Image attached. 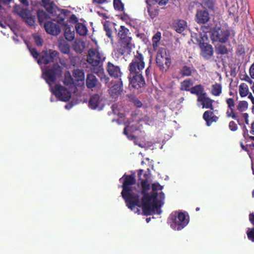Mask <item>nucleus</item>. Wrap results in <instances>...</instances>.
Here are the masks:
<instances>
[{
  "instance_id": "nucleus-1",
  "label": "nucleus",
  "mask_w": 254,
  "mask_h": 254,
  "mask_svg": "<svg viewBox=\"0 0 254 254\" xmlns=\"http://www.w3.org/2000/svg\"><path fill=\"white\" fill-rule=\"evenodd\" d=\"M143 172V170L140 169L138 172V184L141 186V190H136V193L142 195L141 200L139 199V204L134 205V211L135 212H138L140 210L138 207H141L144 215L148 216L152 215L156 211L159 214L161 211V205L159 204V201L157 199L158 193L157 192H151L150 193L148 191L150 189V185L148 183L147 178L142 179L141 175Z\"/></svg>"
},
{
  "instance_id": "nucleus-2",
  "label": "nucleus",
  "mask_w": 254,
  "mask_h": 254,
  "mask_svg": "<svg viewBox=\"0 0 254 254\" xmlns=\"http://www.w3.org/2000/svg\"><path fill=\"white\" fill-rule=\"evenodd\" d=\"M119 181L123 183L122 196L127 207L133 210L134 205H137L139 202V196L138 193H136V189L131 187L132 185L136 184L135 175L134 173L131 175L125 174L120 179Z\"/></svg>"
},
{
  "instance_id": "nucleus-3",
  "label": "nucleus",
  "mask_w": 254,
  "mask_h": 254,
  "mask_svg": "<svg viewBox=\"0 0 254 254\" xmlns=\"http://www.w3.org/2000/svg\"><path fill=\"white\" fill-rule=\"evenodd\" d=\"M41 6H43L47 12L53 17V20L59 23L63 22L70 11L67 9L58 8L52 0H41Z\"/></svg>"
},
{
  "instance_id": "nucleus-4",
  "label": "nucleus",
  "mask_w": 254,
  "mask_h": 254,
  "mask_svg": "<svg viewBox=\"0 0 254 254\" xmlns=\"http://www.w3.org/2000/svg\"><path fill=\"white\" fill-rule=\"evenodd\" d=\"M189 222V215L181 211L173 212L168 218V223L171 227L175 230L179 231L183 229Z\"/></svg>"
},
{
  "instance_id": "nucleus-5",
  "label": "nucleus",
  "mask_w": 254,
  "mask_h": 254,
  "mask_svg": "<svg viewBox=\"0 0 254 254\" xmlns=\"http://www.w3.org/2000/svg\"><path fill=\"white\" fill-rule=\"evenodd\" d=\"M62 74V68L58 64H54L52 67L47 69L43 72L44 78L51 89L53 88L52 84L55 83L57 78L61 77Z\"/></svg>"
},
{
  "instance_id": "nucleus-6",
  "label": "nucleus",
  "mask_w": 254,
  "mask_h": 254,
  "mask_svg": "<svg viewBox=\"0 0 254 254\" xmlns=\"http://www.w3.org/2000/svg\"><path fill=\"white\" fill-rule=\"evenodd\" d=\"M145 63L142 54L138 51L134 55L131 63L128 66L129 73H142V71L144 68Z\"/></svg>"
},
{
  "instance_id": "nucleus-7",
  "label": "nucleus",
  "mask_w": 254,
  "mask_h": 254,
  "mask_svg": "<svg viewBox=\"0 0 254 254\" xmlns=\"http://www.w3.org/2000/svg\"><path fill=\"white\" fill-rule=\"evenodd\" d=\"M230 31L225 28L215 27L213 28L210 38L213 42L225 43L229 39Z\"/></svg>"
},
{
  "instance_id": "nucleus-8",
  "label": "nucleus",
  "mask_w": 254,
  "mask_h": 254,
  "mask_svg": "<svg viewBox=\"0 0 254 254\" xmlns=\"http://www.w3.org/2000/svg\"><path fill=\"white\" fill-rule=\"evenodd\" d=\"M156 61L160 70L162 71H166L171 64V57L164 49L160 50L157 53Z\"/></svg>"
},
{
  "instance_id": "nucleus-9",
  "label": "nucleus",
  "mask_w": 254,
  "mask_h": 254,
  "mask_svg": "<svg viewBox=\"0 0 254 254\" xmlns=\"http://www.w3.org/2000/svg\"><path fill=\"white\" fill-rule=\"evenodd\" d=\"M52 93L60 100L67 102L71 97L70 92L64 87L60 84H56L54 89H51Z\"/></svg>"
},
{
  "instance_id": "nucleus-10",
  "label": "nucleus",
  "mask_w": 254,
  "mask_h": 254,
  "mask_svg": "<svg viewBox=\"0 0 254 254\" xmlns=\"http://www.w3.org/2000/svg\"><path fill=\"white\" fill-rule=\"evenodd\" d=\"M102 61V57L99 52L95 49H90L88 51L87 62L92 66H97Z\"/></svg>"
},
{
  "instance_id": "nucleus-11",
  "label": "nucleus",
  "mask_w": 254,
  "mask_h": 254,
  "mask_svg": "<svg viewBox=\"0 0 254 254\" xmlns=\"http://www.w3.org/2000/svg\"><path fill=\"white\" fill-rule=\"evenodd\" d=\"M132 48V43L118 41L114 49V52L117 57H120L125 54L129 55L131 52Z\"/></svg>"
},
{
  "instance_id": "nucleus-12",
  "label": "nucleus",
  "mask_w": 254,
  "mask_h": 254,
  "mask_svg": "<svg viewBox=\"0 0 254 254\" xmlns=\"http://www.w3.org/2000/svg\"><path fill=\"white\" fill-rule=\"evenodd\" d=\"M128 78L129 79L130 85L133 88L138 89L145 85L142 73H135L132 74L129 73Z\"/></svg>"
},
{
  "instance_id": "nucleus-13",
  "label": "nucleus",
  "mask_w": 254,
  "mask_h": 254,
  "mask_svg": "<svg viewBox=\"0 0 254 254\" xmlns=\"http://www.w3.org/2000/svg\"><path fill=\"white\" fill-rule=\"evenodd\" d=\"M117 37L119 39L118 41L131 43V33L129 32V29L125 26L121 25L120 26L117 34Z\"/></svg>"
},
{
  "instance_id": "nucleus-14",
  "label": "nucleus",
  "mask_w": 254,
  "mask_h": 254,
  "mask_svg": "<svg viewBox=\"0 0 254 254\" xmlns=\"http://www.w3.org/2000/svg\"><path fill=\"white\" fill-rule=\"evenodd\" d=\"M200 55L206 60L210 59L213 55V49L210 44L204 42H200Z\"/></svg>"
},
{
  "instance_id": "nucleus-15",
  "label": "nucleus",
  "mask_w": 254,
  "mask_h": 254,
  "mask_svg": "<svg viewBox=\"0 0 254 254\" xmlns=\"http://www.w3.org/2000/svg\"><path fill=\"white\" fill-rule=\"evenodd\" d=\"M44 26L45 30L48 34L57 36L61 33V30L60 26L52 21L46 22Z\"/></svg>"
},
{
  "instance_id": "nucleus-16",
  "label": "nucleus",
  "mask_w": 254,
  "mask_h": 254,
  "mask_svg": "<svg viewBox=\"0 0 254 254\" xmlns=\"http://www.w3.org/2000/svg\"><path fill=\"white\" fill-rule=\"evenodd\" d=\"M107 70L109 74L115 78L121 77L122 75L120 66L116 65L111 62L107 64Z\"/></svg>"
},
{
  "instance_id": "nucleus-17",
  "label": "nucleus",
  "mask_w": 254,
  "mask_h": 254,
  "mask_svg": "<svg viewBox=\"0 0 254 254\" xmlns=\"http://www.w3.org/2000/svg\"><path fill=\"white\" fill-rule=\"evenodd\" d=\"M123 90V82L120 79L110 88L109 94L113 98H116L121 95Z\"/></svg>"
},
{
  "instance_id": "nucleus-18",
  "label": "nucleus",
  "mask_w": 254,
  "mask_h": 254,
  "mask_svg": "<svg viewBox=\"0 0 254 254\" xmlns=\"http://www.w3.org/2000/svg\"><path fill=\"white\" fill-rule=\"evenodd\" d=\"M210 19L209 13L205 10H197L195 15V21L198 24H205Z\"/></svg>"
},
{
  "instance_id": "nucleus-19",
  "label": "nucleus",
  "mask_w": 254,
  "mask_h": 254,
  "mask_svg": "<svg viewBox=\"0 0 254 254\" xmlns=\"http://www.w3.org/2000/svg\"><path fill=\"white\" fill-rule=\"evenodd\" d=\"M227 104L228 105V108L230 109V110H227L226 112V116L227 118H232L233 119L236 120L238 122H239V119L238 118V116L234 112V107H235V102L234 100L232 98H228L226 101Z\"/></svg>"
},
{
  "instance_id": "nucleus-20",
  "label": "nucleus",
  "mask_w": 254,
  "mask_h": 254,
  "mask_svg": "<svg viewBox=\"0 0 254 254\" xmlns=\"http://www.w3.org/2000/svg\"><path fill=\"white\" fill-rule=\"evenodd\" d=\"M203 119L206 122V125L210 126L213 122L218 121V117L214 115L212 111H206L203 113Z\"/></svg>"
},
{
  "instance_id": "nucleus-21",
  "label": "nucleus",
  "mask_w": 254,
  "mask_h": 254,
  "mask_svg": "<svg viewBox=\"0 0 254 254\" xmlns=\"http://www.w3.org/2000/svg\"><path fill=\"white\" fill-rule=\"evenodd\" d=\"M197 100L198 102L201 103L203 108L213 110L212 104L214 101L207 97V95L199 97Z\"/></svg>"
},
{
  "instance_id": "nucleus-22",
  "label": "nucleus",
  "mask_w": 254,
  "mask_h": 254,
  "mask_svg": "<svg viewBox=\"0 0 254 254\" xmlns=\"http://www.w3.org/2000/svg\"><path fill=\"white\" fill-rule=\"evenodd\" d=\"M100 102V96L98 94H94L91 96L88 106L92 109H96L99 106Z\"/></svg>"
},
{
  "instance_id": "nucleus-23",
  "label": "nucleus",
  "mask_w": 254,
  "mask_h": 254,
  "mask_svg": "<svg viewBox=\"0 0 254 254\" xmlns=\"http://www.w3.org/2000/svg\"><path fill=\"white\" fill-rule=\"evenodd\" d=\"M204 90L203 86L201 84H198L192 87L190 92L192 94L196 95L198 98L199 97L207 95V93L204 92Z\"/></svg>"
},
{
  "instance_id": "nucleus-24",
  "label": "nucleus",
  "mask_w": 254,
  "mask_h": 254,
  "mask_svg": "<svg viewBox=\"0 0 254 254\" xmlns=\"http://www.w3.org/2000/svg\"><path fill=\"white\" fill-rule=\"evenodd\" d=\"M98 82L96 77L92 73L87 74L86 79V84L88 88L91 89L95 87Z\"/></svg>"
},
{
  "instance_id": "nucleus-25",
  "label": "nucleus",
  "mask_w": 254,
  "mask_h": 254,
  "mask_svg": "<svg viewBox=\"0 0 254 254\" xmlns=\"http://www.w3.org/2000/svg\"><path fill=\"white\" fill-rule=\"evenodd\" d=\"M26 15H23L21 18L29 26H34L36 22L35 15H32L31 11L28 10L26 13Z\"/></svg>"
},
{
  "instance_id": "nucleus-26",
  "label": "nucleus",
  "mask_w": 254,
  "mask_h": 254,
  "mask_svg": "<svg viewBox=\"0 0 254 254\" xmlns=\"http://www.w3.org/2000/svg\"><path fill=\"white\" fill-rule=\"evenodd\" d=\"M226 6L228 8V12L230 15L234 16L237 13L239 6L236 0H232L230 3H226Z\"/></svg>"
},
{
  "instance_id": "nucleus-27",
  "label": "nucleus",
  "mask_w": 254,
  "mask_h": 254,
  "mask_svg": "<svg viewBox=\"0 0 254 254\" xmlns=\"http://www.w3.org/2000/svg\"><path fill=\"white\" fill-rule=\"evenodd\" d=\"M187 27V22L184 20H179L174 23L175 30L179 33L183 32Z\"/></svg>"
},
{
  "instance_id": "nucleus-28",
  "label": "nucleus",
  "mask_w": 254,
  "mask_h": 254,
  "mask_svg": "<svg viewBox=\"0 0 254 254\" xmlns=\"http://www.w3.org/2000/svg\"><path fill=\"white\" fill-rule=\"evenodd\" d=\"M193 82L190 79H187L181 82L180 90L190 91L191 86L193 85Z\"/></svg>"
},
{
  "instance_id": "nucleus-29",
  "label": "nucleus",
  "mask_w": 254,
  "mask_h": 254,
  "mask_svg": "<svg viewBox=\"0 0 254 254\" xmlns=\"http://www.w3.org/2000/svg\"><path fill=\"white\" fill-rule=\"evenodd\" d=\"M38 22L41 26H42L44 21L48 19L50 17L48 14L43 9H38L37 11Z\"/></svg>"
},
{
  "instance_id": "nucleus-30",
  "label": "nucleus",
  "mask_w": 254,
  "mask_h": 254,
  "mask_svg": "<svg viewBox=\"0 0 254 254\" xmlns=\"http://www.w3.org/2000/svg\"><path fill=\"white\" fill-rule=\"evenodd\" d=\"M75 28L77 34L82 36H86L87 34V28L86 25L77 23L75 25Z\"/></svg>"
},
{
  "instance_id": "nucleus-31",
  "label": "nucleus",
  "mask_w": 254,
  "mask_h": 254,
  "mask_svg": "<svg viewBox=\"0 0 254 254\" xmlns=\"http://www.w3.org/2000/svg\"><path fill=\"white\" fill-rule=\"evenodd\" d=\"M65 38L68 41H72L74 38L75 33L74 30H71L69 25L66 24L64 30Z\"/></svg>"
},
{
  "instance_id": "nucleus-32",
  "label": "nucleus",
  "mask_w": 254,
  "mask_h": 254,
  "mask_svg": "<svg viewBox=\"0 0 254 254\" xmlns=\"http://www.w3.org/2000/svg\"><path fill=\"white\" fill-rule=\"evenodd\" d=\"M37 62L39 64H48L49 63L52 62V61L50 58L49 53L47 51H44L42 57L38 60Z\"/></svg>"
},
{
  "instance_id": "nucleus-33",
  "label": "nucleus",
  "mask_w": 254,
  "mask_h": 254,
  "mask_svg": "<svg viewBox=\"0 0 254 254\" xmlns=\"http://www.w3.org/2000/svg\"><path fill=\"white\" fill-rule=\"evenodd\" d=\"M222 87L220 83H215L212 85L211 94L215 96H219L222 93Z\"/></svg>"
},
{
  "instance_id": "nucleus-34",
  "label": "nucleus",
  "mask_w": 254,
  "mask_h": 254,
  "mask_svg": "<svg viewBox=\"0 0 254 254\" xmlns=\"http://www.w3.org/2000/svg\"><path fill=\"white\" fill-rule=\"evenodd\" d=\"M73 76L77 81L84 80V72L82 69H74L73 71Z\"/></svg>"
},
{
  "instance_id": "nucleus-35",
  "label": "nucleus",
  "mask_w": 254,
  "mask_h": 254,
  "mask_svg": "<svg viewBox=\"0 0 254 254\" xmlns=\"http://www.w3.org/2000/svg\"><path fill=\"white\" fill-rule=\"evenodd\" d=\"M59 48L61 52L64 54H68L70 50L69 45L65 41H63L59 43Z\"/></svg>"
},
{
  "instance_id": "nucleus-36",
  "label": "nucleus",
  "mask_w": 254,
  "mask_h": 254,
  "mask_svg": "<svg viewBox=\"0 0 254 254\" xmlns=\"http://www.w3.org/2000/svg\"><path fill=\"white\" fill-rule=\"evenodd\" d=\"M239 91L240 95L242 97H246L249 93L248 86L245 83H242L239 85Z\"/></svg>"
},
{
  "instance_id": "nucleus-37",
  "label": "nucleus",
  "mask_w": 254,
  "mask_h": 254,
  "mask_svg": "<svg viewBox=\"0 0 254 254\" xmlns=\"http://www.w3.org/2000/svg\"><path fill=\"white\" fill-rule=\"evenodd\" d=\"M215 52L217 55H226L228 54V50L226 46L222 44H217L215 46Z\"/></svg>"
},
{
  "instance_id": "nucleus-38",
  "label": "nucleus",
  "mask_w": 254,
  "mask_h": 254,
  "mask_svg": "<svg viewBox=\"0 0 254 254\" xmlns=\"http://www.w3.org/2000/svg\"><path fill=\"white\" fill-rule=\"evenodd\" d=\"M201 5L204 8L208 9L210 10H213L215 1L214 0H202Z\"/></svg>"
},
{
  "instance_id": "nucleus-39",
  "label": "nucleus",
  "mask_w": 254,
  "mask_h": 254,
  "mask_svg": "<svg viewBox=\"0 0 254 254\" xmlns=\"http://www.w3.org/2000/svg\"><path fill=\"white\" fill-rule=\"evenodd\" d=\"M180 74L183 77L191 76L192 74L191 67L187 65H184L180 71Z\"/></svg>"
},
{
  "instance_id": "nucleus-40",
  "label": "nucleus",
  "mask_w": 254,
  "mask_h": 254,
  "mask_svg": "<svg viewBox=\"0 0 254 254\" xmlns=\"http://www.w3.org/2000/svg\"><path fill=\"white\" fill-rule=\"evenodd\" d=\"M104 29L106 31V36L110 38L111 40V42L113 43L114 42V37L112 35V31L110 27V23L108 22H106L104 24Z\"/></svg>"
},
{
  "instance_id": "nucleus-41",
  "label": "nucleus",
  "mask_w": 254,
  "mask_h": 254,
  "mask_svg": "<svg viewBox=\"0 0 254 254\" xmlns=\"http://www.w3.org/2000/svg\"><path fill=\"white\" fill-rule=\"evenodd\" d=\"M13 10L21 17L26 15L25 13L29 10L27 8H23L20 5L15 4L13 7Z\"/></svg>"
},
{
  "instance_id": "nucleus-42",
  "label": "nucleus",
  "mask_w": 254,
  "mask_h": 254,
  "mask_svg": "<svg viewBox=\"0 0 254 254\" xmlns=\"http://www.w3.org/2000/svg\"><path fill=\"white\" fill-rule=\"evenodd\" d=\"M161 37V34L160 32H157L152 37V46L154 48L158 47V43L160 41Z\"/></svg>"
},
{
  "instance_id": "nucleus-43",
  "label": "nucleus",
  "mask_w": 254,
  "mask_h": 254,
  "mask_svg": "<svg viewBox=\"0 0 254 254\" xmlns=\"http://www.w3.org/2000/svg\"><path fill=\"white\" fill-rule=\"evenodd\" d=\"M248 107V104L247 101H241L239 103L237 106V110L240 112H243L247 110Z\"/></svg>"
},
{
  "instance_id": "nucleus-44",
  "label": "nucleus",
  "mask_w": 254,
  "mask_h": 254,
  "mask_svg": "<svg viewBox=\"0 0 254 254\" xmlns=\"http://www.w3.org/2000/svg\"><path fill=\"white\" fill-rule=\"evenodd\" d=\"M113 4L115 9L120 11H122L124 10V4L121 0H114Z\"/></svg>"
},
{
  "instance_id": "nucleus-45",
  "label": "nucleus",
  "mask_w": 254,
  "mask_h": 254,
  "mask_svg": "<svg viewBox=\"0 0 254 254\" xmlns=\"http://www.w3.org/2000/svg\"><path fill=\"white\" fill-rule=\"evenodd\" d=\"M147 11L152 19L155 18L158 14V10L151 7H147Z\"/></svg>"
},
{
  "instance_id": "nucleus-46",
  "label": "nucleus",
  "mask_w": 254,
  "mask_h": 254,
  "mask_svg": "<svg viewBox=\"0 0 254 254\" xmlns=\"http://www.w3.org/2000/svg\"><path fill=\"white\" fill-rule=\"evenodd\" d=\"M247 235L249 240L253 242H254V227L252 228H248L247 232Z\"/></svg>"
},
{
  "instance_id": "nucleus-47",
  "label": "nucleus",
  "mask_w": 254,
  "mask_h": 254,
  "mask_svg": "<svg viewBox=\"0 0 254 254\" xmlns=\"http://www.w3.org/2000/svg\"><path fill=\"white\" fill-rule=\"evenodd\" d=\"M236 53L238 56H244L245 54V48L242 45L237 46Z\"/></svg>"
},
{
  "instance_id": "nucleus-48",
  "label": "nucleus",
  "mask_w": 254,
  "mask_h": 254,
  "mask_svg": "<svg viewBox=\"0 0 254 254\" xmlns=\"http://www.w3.org/2000/svg\"><path fill=\"white\" fill-rule=\"evenodd\" d=\"M33 38L37 46H42L43 45V40L40 36L34 35Z\"/></svg>"
},
{
  "instance_id": "nucleus-49",
  "label": "nucleus",
  "mask_w": 254,
  "mask_h": 254,
  "mask_svg": "<svg viewBox=\"0 0 254 254\" xmlns=\"http://www.w3.org/2000/svg\"><path fill=\"white\" fill-rule=\"evenodd\" d=\"M152 192H156L158 190H162L163 186H161L158 183H155L152 184Z\"/></svg>"
},
{
  "instance_id": "nucleus-50",
  "label": "nucleus",
  "mask_w": 254,
  "mask_h": 254,
  "mask_svg": "<svg viewBox=\"0 0 254 254\" xmlns=\"http://www.w3.org/2000/svg\"><path fill=\"white\" fill-rule=\"evenodd\" d=\"M64 83L66 85H70L73 83V79L70 75H69L68 76H65Z\"/></svg>"
},
{
  "instance_id": "nucleus-51",
  "label": "nucleus",
  "mask_w": 254,
  "mask_h": 254,
  "mask_svg": "<svg viewBox=\"0 0 254 254\" xmlns=\"http://www.w3.org/2000/svg\"><path fill=\"white\" fill-rule=\"evenodd\" d=\"M130 127H129V126H126L124 129L123 133L124 134L126 135L128 138H129L130 139H133L135 138V136L134 135H131V134L129 135L127 132V130H129Z\"/></svg>"
},
{
  "instance_id": "nucleus-52",
  "label": "nucleus",
  "mask_w": 254,
  "mask_h": 254,
  "mask_svg": "<svg viewBox=\"0 0 254 254\" xmlns=\"http://www.w3.org/2000/svg\"><path fill=\"white\" fill-rule=\"evenodd\" d=\"M29 50L33 57L35 59H38L40 56L39 53L35 48H29Z\"/></svg>"
},
{
  "instance_id": "nucleus-53",
  "label": "nucleus",
  "mask_w": 254,
  "mask_h": 254,
  "mask_svg": "<svg viewBox=\"0 0 254 254\" xmlns=\"http://www.w3.org/2000/svg\"><path fill=\"white\" fill-rule=\"evenodd\" d=\"M73 50L77 52L81 53L83 51V49L81 48L80 44L79 42H75L73 45Z\"/></svg>"
},
{
  "instance_id": "nucleus-54",
  "label": "nucleus",
  "mask_w": 254,
  "mask_h": 254,
  "mask_svg": "<svg viewBox=\"0 0 254 254\" xmlns=\"http://www.w3.org/2000/svg\"><path fill=\"white\" fill-rule=\"evenodd\" d=\"M78 19L75 14H72L69 18L68 19V22L72 24H76L79 23Z\"/></svg>"
},
{
  "instance_id": "nucleus-55",
  "label": "nucleus",
  "mask_w": 254,
  "mask_h": 254,
  "mask_svg": "<svg viewBox=\"0 0 254 254\" xmlns=\"http://www.w3.org/2000/svg\"><path fill=\"white\" fill-rule=\"evenodd\" d=\"M229 127L231 131H235L238 129L237 125L234 121H231L229 124Z\"/></svg>"
},
{
  "instance_id": "nucleus-56",
  "label": "nucleus",
  "mask_w": 254,
  "mask_h": 254,
  "mask_svg": "<svg viewBox=\"0 0 254 254\" xmlns=\"http://www.w3.org/2000/svg\"><path fill=\"white\" fill-rule=\"evenodd\" d=\"M50 55V58L51 60H52V62L54 61L55 58L59 55V52L56 51H50V53L49 54Z\"/></svg>"
},
{
  "instance_id": "nucleus-57",
  "label": "nucleus",
  "mask_w": 254,
  "mask_h": 254,
  "mask_svg": "<svg viewBox=\"0 0 254 254\" xmlns=\"http://www.w3.org/2000/svg\"><path fill=\"white\" fill-rule=\"evenodd\" d=\"M250 132L251 134L253 135L249 136V138L251 140H253L254 141V122H253L251 124V130Z\"/></svg>"
},
{
  "instance_id": "nucleus-58",
  "label": "nucleus",
  "mask_w": 254,
  "mask_h": 254,
  "mask_svg": "<svg viewBox=\"0 0 254 254\" xmlns=\"http://www.w3.org/2000/svg\"><path fill=\"white\" fill-rule=\"evenodd\" d=\"M100 78L101 81L104 82L105 84L108 83L110 79L109 77L105 75L103 72L101 73Z\"/></svg>"
},
{
  "instance_id": "nucleus-59",
  "label": "nucleus",
  "mask_w": 254,
  "mask_h": 254,
  "mask_svg": "<svg viewBox=\"0 0 254 254\" xmlns=\"http://www.w3.org/2000/svg\"><path fill=\"white\" fill-rule=\"evenodd\" d=\"M202 29L203 31L205 33L210 32L211 33V31L213 29H212L210 26L208 25L203 26L202 27Z\"/></svg>"
},
{
  "instance_id": "nucleus-60",
  "label": "nucleus",
  "mask_w": 254,
  "mask_h": 254,
  "mask_svg": "<svg viewBox=\"0 0 254 254\" xmlns=\"http://www.w3.org/2000/svg\"><path fill=\"white\" fill-rule=\"evenodd\" d=\"M133 102L134 105L138 108H140L142 106V102L137 99L133 100Z\"/></svg>"
},
{
  "instance_id": "nucleus-61",
  "label": "nucleus",
  "mask_w": 254,
  "mask_h": 254,
  "mask_svg": "<svg viewBox=\"0 0 254 254\" xmlns=\"http://www.w3.org/2000/svg\"><path fill=\"white\" fill-rule=\"evenodd\" d=\"M249 72L251 77L254 79V63L251 65L249 69Z\"/></svg>"
},
{
  "instance_id": "nucleus-62",
  "label": "nucleus",
  "mask_w": 254,
  "mask_h": 254,
  "mask_svg": "<svg viewBox=\"0 0 254 254\" xmlns=\"http://www.w3.org/2000/svg\"><path fill=\"white\" fill-rule=\"evenodd\" d=\"M156 2L158 3L160 6L165 5L168 2L169 0H155Z\"/></svg>"
},
{
  "instance_id": "nucleus-63",
  "label": "nucleus",
  "mask_w": 254,
  "mask_h": 254,
  "mask_svg": "<svg viewBox=\"0 0 254 254\" xmlns=\"http://www.w3.org/2000/svg\"><path fill=\"white\" fill-rule=\"evenodd\" d=\"M151 71L150 66L148 67L145 70L146 76L148 78L151 77Z\"/></svg>"
},
{
  "instance_id": "nucleus-64",
  "label": "nucleus",
  "mask_w": 254,
  "mask_h": 254,
  "mask_svg": "<svg viewBox=\"0 0 254 254\" xmlns=\"http://www.w3.org/2000/svg\"><path fill=\"white\" fill-rule=\"evenodd\" d=\"M249 220L251 223L254 225V213H250L249 215Z\"/></svg>"
}]
</instances>
